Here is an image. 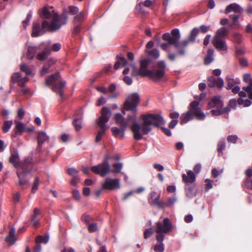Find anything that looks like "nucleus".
Listing matches in <instances>:
<instances>
[{
    "instance_id": "nucleus-48",
    "label": "nucleus",
    "mask_w": 252,
    "mask_h": 252,
    "mask_svg": "<svg viewBox=\"0 0 252 252\" xmlns=\"http://www.w3.org/2000/svg\"><path fill=\"white\" fill-rule=\"evenodd\" d=\"M238 137L237 135H232L228 136L227 140L228 142L235 144L236 143V141L238 140Z\"/></svg>"
},
{
    "instance_id": "nucleus-25",
    "label": "nucleus",
    "mask_w": 252,
    "mask_h": 252,
    "mask_svg": "<svg viewBox=\"0 0 252 252\" xmlns=\"http://www.w3.org/2000/svg\"><path fill=\"white\" fill-rule=\"evenodd\" d=\"M9 162L13 165L18 168L19 167V158L18 153L16 152H12L9 158Z\"/></svg>"
},
{
    "instance_id": "nucleus-32",
    "label": "nucleus",
    "mask_w": 252,
    "mask_h": 252,
    "mask_svg": "<svg viewBox=\"0 0 252 252\" xmlns=\"http://www.w3.org/2000/svg\"><path fill=\"white\" fill-rule=\"evenodd\" d=\"M145 52L149 56L156 59H157L159 57V52L157 49H154L152 50L145 49Z\"/></svg>"
},
{
    "instance_id": "nucleus-3",
    "label": "nucleus",
    "mask_w": 252,
    "mask_h": 252,
    "mask_svg": "<svg viewBox=\"0 0 252 252\" xmlns=\"http://www.w3.org/2000/svg\"><path fill=\"white\" fill-rule=\"evenodd\" d=\"M112 115V111L110 108L104 107L101 111V115L98 117L96 124L100 129L97 131L95 141L98 143L101 141L102 137L105 135L106 130L109 129V126L106 124L109 121Z\"/></svg>"
},
{
    "instance_id": "nucleus-55",
    "label": "nucleus",
    "mask_w": 252,
    "mask_h": 252,
    "mask_svg": "<svg viewBox=\"0 0 252 252\" xmlns=\"http://www.w3.org/2000/svg\"><path fill=\"white\" fill-rule=\"evenodd\" d=\"M246 187L250 189H252V179L247 178L245 181Z\"/></svg>"
},
{
    "instance_id": "nucleus-36",
    "label": "nucleus",
    "mask_w": 252,
    "mask_h": 252,
    "mask_svg": "<svg viewBox=\"0 0 252 252\" xmlns=\"http://www.w3.org/2000/svg\"><path fill=\"white\" fill-rule=\"evenodd\" d=\"M21 71L25 72L27 75H31L32 73V69L26 64H22L20 66Z\"/></svg>"
},
{
    "instance_id": "nucleus-46",
    "label": "nucleus",
    "mask_w": 252,
    "mask_h": 252,
    "mask_svg": "<svg viewBox=\"0 0 252 252\" xmlns=\"http://www.w3.org/2000/svg\"><path fill=\"white\" fill-rule=\"evenodd\" d=\"M32 17V13L31 12H30L27 16L26 19L23 22V25L24 28H26L27 26L28 25L29 23L30 22L31 18Z\"/></svg>"
},
{
    "instance_id": "nucleus-12",
    "label": "nucleus",
    "mask_w": 252,
    "mask_h": 252,
    "mask_svg": "<svg viewBox=\"0 0 252 252\" xmlns=\"http://www.w3.org/2000/svg\"><path fill=\"white\" fill-rule=\"evenodd\" d=\"M143 120L147 121V125L151 127L152 126L158 127L165 123L163 117L159 114H149L142 115Z\"/></svg>"
},
{
    "instance_id": "nucleus-49",
    "label": "nucleus",
    "mask_w": 252,
    "mask_h": 252,
    "mask_svg": "<svg viewBox=\"0 0 252 252\" xmlns=\"http://www.w3.org/2000/svg\"><path fill=\"white\" fill-rule=\"evenodd\" d=\"M78 172V170L74 168H68L67 169V173L68 174H69L70 175L72 176L73 177L74 176L75 177L78 176H77Z\"/></svg>"
},
{
    "instance_id": "nucleus-13",
    "label": "nucleus",
    "mask_w": 252,
    "mask_h": 252,
    "mask_svg": "<svg viewBox=\"0 0 252 252\" xmlns=\"http://www.w3.org/2000/svg\"><path fill=\"white\" fill-rule=\"evenodd\" d=\"M92 171L94 173L99 174L102 176H105L110 172V167L108 159H106L103 163L93 166L92 167Z\"/></svg>"
},
{
    "instance_id": "nucleus-63",
    "label": "nucleus",
    "mask_w": 252,
    "mask_h": 252,
    "mask_svg": "<svg viewBox=\"0 0 252 252\" xmlns=\"http://www.w3.org/2000/svg\"><path fill=\"white\" fill-rule=\"evenodd\" d=\"M79 180V178L78 176L73 177L70 181V184L74 186H76Z\"/></svg>"
},
{
    "instance_id": "nucleus-6",
    "label": "nucleus",
    "mask_w": 252,
    "mask_h": 252,
    "mask_svg": "<svg viewBox=\"0 0 252 252\" xmlns=\"http://www.w3.org/2000/svg\"><path fill=\"white\" fill-rule=\"evenodd\" d=\"M65 82L61 80V76L59 73L51 75L46 80V85H52V90L63 97V89L65 85Z\"/></svg>"
},
{
    "instance_id": "nucleus-30",
    "label": "nucleus",
    "mask_w": 252,
    "mask_h": 252,
    "mask_svg": "<svg viewBox=\"0 0 252 252\" xmlns=\"http://www.w3.org/2000/svg\"><path fill=\"white\" fill-rule=\"evenodd\" d=\"M37 51V47L35 46H29L28 48L27 57L29 60H32Z\"/></svg>"
},
{
    "instance_id": "nucleus-33",
    "label": "nucleus",
    "mask_w": 252,
    "mask_h": 252,
    "mask_svg": "<svg viewBox=\"0 0 252 252\" xmlns=\"http://www.w3.org/2000/svg\"><path fill=\"white\" fill-rule=\"evenodd\" d=\"M14 124L15 125V128L20 134L25 131V125L24 124L17 120L14 121Z\"/></svg>"
},
{
    "instance_id": "nucleus-28",
    "label": "nucleus",
    "mask_w": 252,
    "mask_h": 252,
    "mask_svg": "<svg viewBox=\"0 0 252 252\" xmlns=\"http://www.w3.org/2000/svg\"><path fill=\"white\" fill-rule=\"evenodd\" d=\"M50 52V49L47 47L41 53L37 54V59L40 61L44 60L47 58Z\"/></svg>"
},
{
    "instance_id": "nucleus-61",
    "label": "nucleus",
    "mask_w": 252,
    "mask_h": 252,
    "mask_svg": "<svg viewBox=\"0 0 252 252\" xmlns=\"http://www.w3.org/2000/svg\"><path fill=\"white\" fill-rule=\"evenodd\" d=\"M205 182L206 183V190H209V189H211L213 187V185H212V182L211 180L208 179H207L205 180Z\"/></svg>"
},
{
    "instance_id": "nucleus-41",
    "label": "nucleus",
    "mask_w": 252,
    "mask_h": 252,
    "mask_svg": "<svg viewBox=\"0 0 252 252\" xmlns=\"http://www.w3.org/2000/svg\"><path fill=\"white\" fill-rule=\"evenodd\" d=\"M177 201L176 197H169L166 203H164V207L166 206H170L173 205Z\"/></svg>"
},
{
    "instance_id": "nucleus-17",
    "label": "nucleus",
    "mask_w": 252,
    "mask_h": 252,
    "mask_svg": "<svg viewBox=\"0 0 252 252\" xmlns=\"http://www.w3.org/2000/svg\"><path fill=\"white\" fill-rule=\"evenodd\" d=\"M160 195L159 193L153 191L151 192V196L149 199V202L151 205H157L159 208L164 207V202L163 201H159Z\"/></svg>"
},
{
    "instance_id": "nucleus-10",
    "label": "nucleus",
    "mask_w": 252,
    "mask_h": 252,
    "mask_svg": "<svg viewBox=\"0 0 252 252\" xmlns=\"http://www.w3.org/2000/svg\"><path fill=\"white\" fill-rule=\"evenodd\" d=\"M157 68L150 71L147 76L155 81H159L164 76L166 65L163 61H160L157 63Z\"/></svg>"
},
{
    "instance_id": "nucleus-16",
    "label": "nucleus",
    "mask_w": 252,
    "mask_h": 252,
    "mask_svg": "<svg viewBox=\"0 0 252 252\" xmlns=\"http://www.w3.org/2000/svg\"><path fill=\"white\" fill-rule=\"evenodd\" d=\"M11 81L13 83H17L20 87H23L29 81L27 77H22L19 72L13 73L11 77Z\"/></svg>"
},
{
    "instance_id": "nucleus-54",
    "label": "nucleus",
    "mask_w": 252,
    "mask_h": 252,
    "mask_svg": "<svg viewBox=\"0 0 252 252\" xmlns=\"http://www.w3.org/2000/svg\"><path fill=\"white\" fill-rule=\"evenodd\" d=\"M118 60L120 62L122 67H125L127 64V61L124 57H120Z\"/></svg>"
},
{
    "instance_id": "nucleus-21",
    "label": "nucleus",
    "mask_w": 252,
    "mask_h": 252,
    "mask_svg": "<svg viewBox=\"0 0 252 252\" xmlns=\"http://www.w3.org/2000/svg\"><path fill=\"white\" fill-rule=\"evenodd\" d=\"M48 30L47 29L40 28V24L37 22H34L32 26V35L33 37H37L38 36L43 34L45 32V30Z\"/></svg>"
},
{
    "instance_id": "nucleus-44",
    "label": "nucleus",
    "mask_w": 252,
    "mask_h": 252,
    "mask_svg": "<svg viewBox=\"0 0 252 252\" xmlns=\"http://www.w3.org/2000/svg\"><path fill=\"white\" fill-rule=\"evenodd\" d=\"M216 79L213 76L209 77L208 79V85L210 87H214L216 86Z\"/></svg>"
},
{
    "instance_id": "nucleus-11",
    "label": "nucleus",
    "mask_w": 252,
    "mask_h": 252,
    "mask_svg": "<svg viewBox=\"0 0 252 252\" xmlns=\"http://www.w3.org/2000/svg\"><path fill=\"white\" fill-rule=\"evenodd\" d=\"M140 101V97L138 93H135L130 94L127 97L124 105V109L126 110L132 111L136 113L137 111V106Z\"/></svg>"
},
{
    "instance_id": "nucleus-45",
    "label": "nucleus",
    "mask_w": 252,
    "mask_h": 252,
    "mask_svg": "<svg viewBox=\"0 0 252 252\" xmlns=\"http://www.w3.org/2000/svg\"><path fill=\"white\" fill-rule=\"evenodd\" d=\"M164 250V244L163 243L156 245L154 247V251L155 252H163Z\"/></svg>"
},
{
    "instance_id": "nucleus-39",
    "label": "nucleus",
    "mask_w": 252,
    "mask_h": 252,
    "mask_svg": "<svg viewBox=\"0 0 252 252\" xmlns=\"http://www.w3.org/2000/svg\"><path fill=\"white\" fill-rule=\"evenodd\" d=\"M233 40L237 43H240L242 40V35L239 32H234L232 35Z\"/></svg>"
},
{
    "instance_id": "nucleus-52",
    "label": "nucleus",
    "mask_w": 252,
    "mask_h": 252,
    "mask_svg": "<svg viewBox=\"0 0 252 252\" xmlns=\"http://www.w3.org/2000/svg\"><path fill=\"white\" fill-rule=\"evenodd\" d=\"M216 86L219 88H221L224 86V82L221 78L219 77L216 80Z\"/></svg>"
},
{
    "instance_id": "nucleus-23",
    "label": "nucleus",
    "mask_w": 252,
    "mask_h": 252,
    "mask_svg": "<svg viewBox=\"0 0 252 252\" xmlns=\"http://www.w3.org/2000/svg\"><path fill=\"white\" fill-rule=\"evenodd\" d=\"M182 178L185 182L191 183L195 180L196 176L193 171L189 170L187 172V175L183 174Z\"/></svg>"
},
{
    "instance_id": "nucleus-20",
    "label": "nucleus",
    "mask_w": 252,
    "mask_h": 252,
    "mask_svg": "<svg viewBox=\"0 0 252 252\" xmlns=\"http://www.w3.org/2000/svg\"><path fill=\"white\" fill-rule=\"evenodd\" d=\"M49 139V136L44 131H39L37 134L38 148L37 150L40 151L42 149V144L48 141Z\"/></svg>"
},
{
    "instance_id": "nucleus-43",
    "label": "nucleus",
    "mask_w": 252,
    "mask_h": 252,
    "mask_svg": "<svg viewBox=\"0 0 252 252\" xmlns=\"http://www.w3.org/2000/svg\"><path fill=\"white\" fill-rule=\"evenodd\" d=\"M154 233V230L152 228L146 229L144 233L145 239H147L150 237Z\"/></svg>"
},
{
    "instance_id": "nucleus-22",
    "label": "nucleus",
    "mask_w": 252,
    "mask_h": 252,
    "mask_svg": "<svg viewBox=\"0 0 252 252\" xmlns=\"http://www.w3.org/2000/svg\"><path fill=\"white\" fill-rule=\"evenodd\" d=\"M243 11L242 7L236 3H233L228 5L225 8V13L234 12L236 13H241Z\"/></svg>"
},
{
    "instance_id": "nucleus-64",
    "label": "nucleus",
    "mask_w": 252,
    "mask_h": 252,
    "mask_svg": "<svg viewBox=\"0 0 252 252\" xmlns=\"http://www.w3.org/2000/svg\"><path fill=\"white\" fill-rule=\"evenodd\" d=\"M91 219V218L87 215H84L82 217V220L85 222L87 224L89 223Z\"/></svg>"
},
{
    "instance_id": "nucleus-26",
    "label": "nucleus",
    "mask_w": 252,
    "mask_h": 252,
    "mask_svg": "<svg viewBox=\"0 0 252 252\" xmlns=\"http://www.w3.org/2000/svg\"><path fill=\"white\" fill-rule=\"evenodd\" d=\"M210 107H221L222 106V103L220 99V97L217 96L214 97L211 102L209 104Z\"/></svg>"
},
{
    "instance_id": "nucleus-34",
    "label": "nucleus",
    "mask_w": 252,
    "mask_h": 252,
    "mask_svg": "<svg viewBox=\"0 0 252 252\" xmlns=\"http://www.w3.org/2000/svg\"><path fill=\"white\" fill-rule=\"evenodd\" d=\"M123 168V164L121 163H115L112 165V169L111 172L112 173L117 174L121 172Z\"/></svg>"
},
{
    "instance_id": "nucleus-58",
    "label": "nucleus",
    "mask_w": 252,
    "mask_h": 252,
    "mask_svg": "<svg viewBox=\"0 0 252 252\" xmlns=\"http://www.w3.org/2000/svg\"><path fill=\"white\" fill-rule=\"evenodd\" d=\"M240 65L242 67L247 66L248 64V61L245 58H241L239 60Z\"/></svg>"
},
{
    "instance_id": "nucleus-50",
    "label": "nucleus",
    "mask_w": 252,
    "mask_h": 252,
    "mask_svg": "<svg viewBox=\"0 0 252 252\" xmlns=\"http://www.w3.org/2000/svg\"><path fill=\"white\" fill-rule=\"evenodd\" d=\"M61 48V44L59 43H56L54 44L52 46L51 49H50L51 52H57L59 51Z\"/></svg>"
},
{
    "instance_id": "nucleus-57",
    "label": "nucleus",
    "mask_w": 252,
    "mask_h": 252,
    "mask_svg": "<svg viewBox=\"0 0 252 252\" xmlns=\"http://www.w3.org/2000/svg\"><path fill=\"white\" fill-rule=\"evenodd\" d=\"M229 106L232 108L235 109L237 106V101L235 99H231L229 102Z\"/></svg>"
},
{
    "instance_id": "nucleus-19",
    "label": "nucleus",
    "mask_w": 252,
    "mask_h": 252,
    "mask_svg": "<svg viewBox=\"0 0 252 252\" xmlns=\"http://www.w3.org/2000/svg\"><path fill=\"white\" fill-rule=\"evenodd\" d=\"M212 43L215 48L220 51H226L227 49V46L223 39L213 38Z\"/></svg>"
},
{
    "instance_id": "nucleus-8",
    "label": "nucleus",
    "mask_w": 252,
    "mask_h": 252,
    "mask_svg": "<svg viewBox=\"0 0 252 252\" xmlns=\"http://www.w3.org/2000/svg\"><path fill=\"white\" fill-rule=\"evenodd\" d=\"M32 163V158L31 157H28L25 159L23 163L19 164V167L17 169L16 173L19 178V184L20 186H23L28 183L26 179V175L31 172L28 168Z\"/></svg>"
},
{
    "instance_id": "nucleus-59",
    "label": "nucleus",
    "mask_w": 252,
    "mask_h": 252,
    "mask_svg": "<svg viewBox=\"0 0 252 252\" xmlns=\"http://www.w3.org/2000/svg\"><path fill=\"white\" fill-rule=\"evenodd\" d=\"M96 89L98 92L104 94H106L108 92L107 89L103 86H98L97 87Z\"/></svg>"
},
{
    "instance_id": "nucleus-38",
    "label": "nucleus",
    "mask_w": 252,
    "mask_h": 252,
    "mask_svg": "<svg viewBox=\"0 0 252 252\" xmlns=\"http://www.w3.org/2000/svg\"><path fill=\"white\" fill-rule=\"evenodd\" d=\"M238 84V82L235 81L232 78H227V85L226 89L227 90H230L232 87L235 86Z\"/></svg>"
},
{
    "instance_id": "nucleus-24",
    "label": "nucleus",
    "mask_w": 252,
    "mask_h": 252,
    "mask_svg": "<svg viewBox=\"0 0 252 252\" xmlns=\"http://www.w3.org/2000/svg\"><path fill=\"white\" fill-rule=\"evenodd\" d=\"M15 230L14 228L10 229L9 235L6 238V242L10 245H13L17 240L16 236L15 235Z\"/></svg>"
},
{
    "instance_id": "nucleus-53",
    "label": "nucleus",
    "mask_w": 252,
    "mask_h": 252,
    "mask_svg": "<svg viewBox=\"0 0 252 252\" xmlns=\"http://www.w3.org/2000/svg\"><path fill=\"white\" fill-rule=\"evenodd\" d=\"M69 12L72 15H76L78 13V8L76 6H70L69 8Z\"/></svg>"
},
{
    "instance_id": "nucleus-4",
    "label": "nucleus",
    "mask_w": 252,
    "mask_h": 252,
    "mask_svg": "<svg viewBox=\"0 0 252 252\" xmlns=\"http://www.w3.org/2000/svg\"><path fill=\"white\" fill-rule=\"evenodd\" d=\"M199 102L196 101H193L190 103L189 110L183 113L180 117L181 124H186L193 120L194 116L199 120H202L205 118V115L199 107Z\"/></svg>"
},
{
    "instance_id": "nucleus-47",
    "label": "nucleus",
    "mask_w": 252,
    "mask_h": 252,
    "mask_svg": "<svg viewBox=\"0 0 252 252\" xmlns=\"http://www.w3.org/2000/svg\"><path fill=\"white\" fill-rule=\"evenodd\" d=\"M186 195L189 197H192L194 194L192 192V188L190 186H186L185 188Z\"/></svg>"
},
{
    "instance_id": "nucleus-37",
    "label": "nucleus",
    "mask_w": 252,
    "mask_h": 252,
    "mask_svg": "<svg viewBox=\"0 0 252 252\" xmlns=\"http://www.w3.org/2000/svg\"><path fill=\"white\" fill-rule=\"evenodd\" d=\"M48 236H39L36 239V242L37 244H39L41 243L46 244L48 242Z\"/></svg>"
},
{
    "instance_id": "nucleus-60",
    "label": "nucleus",
    "mask_w": 252,
    "mask_h": 252,
    "mask_svg": "<svg viewBox=\"0 0 252 252\" xmlns=\"http://www.w3.org/2000/svg\"><path fill=\"white\" fill-rule=\"evenodd\" d=\"M25 111L22 108H20L18 110L17 116L20 119H22L25 116Z\"/></svg>"
},
{
    "instance_id": "nucleus-9",
    "label": "nucleus",
    "mask_w": 252,
    "mask_h": 252,
    "mask_svg": "<svg viewBox=\"0 0 252 252\" xmlns=\"http://www.w3.org/2000/svg\"><path fill=\"white\" fill-rule=\"evenodd\" d=\"M140 67L139 69H136L135 64L133 63H130L129 65L133 68L132 75L133 76H141L142 77L147 76V74L151 70L148 69L149 67L153 64V61L149 58H143L140 61Z\"/></svg>"
},
{
    "instance_id": "nucleus-29",
    "label": "nucleus",
    "mask_w": 252,
    "mask_h": 252,
    "mask_svg": "<svg viewBox=\"0 0 252 252\" xmlns=\"http://www.w3.org/2000/svg\"><path fill=\"white\" fill-rule=\"evenodd\" d=\"M83 120V115L81 113L79 118H75L73 121V125L77 131L80 130L82 128V121Z\"/></svg>"
},
{
    "instance_id": "nucleus-2",
    "label": "nucleus",
    "mask_w": 252,
    "mask_h": 252,
    "mask_svg": "<svg viewBox=\"0 0 252 252\" xmlns=\"http://www.w3.org/2000/svg\"><path fill=\"white\" fill-rule=\"evenodd\" d=\"M40 17L44 19L52 18V21L49 22L44 20L42 22V27L43 29H47L50 32H56L61 29L62 26L67 23L68 17L65 12L63 13L61 15H58L54 11L51 12L49 9L44 7L39 12Z\"/></svg>"
},
{
    "instance_id": "nucleus-1",
    "label": "nucleus",
    "mask_w": 252,
    "mask_h": 252,
    "mask_svg": "<svg viewBox=\"0 0 252 252\" xmlns=\"http://www.w3.org/2000/svg\"><path fill=\"white\" fill-rule=\"evenodd\" d=\"M199 30L197 28H194L191 31L188 38L181 42H179L181 38V33L178 29H174L171 31V34L169 32L165 33L162 35V39L168 41L170 44H173L177 49V54L181 56H184L186 54V48L189 43H193L198 34Z\"/></svg>"
},
{
    "instance_id": "nucleus-5",
    "label": "nucleus",
    "mask_w": 252,
    "mask_h": 252,
    "mask_svg": "<svg viewBox=\"0 0 252 252\" xmlns=\"http://www.w3.org/2000/svg\"><path fill=\"white\" fill-rule=\"evenodd\" d=\"M128 119V124L129 122L132 123L131 129L133 133V137L136 140H140L143 138L144 134H148L152 130V127H150L147 125V121L143 120L142 126H140L136 121V115L134 114L127 117Z\"/></svg>"
},
{
    "instance_id": "nucleus-18",
    "label": "nucleus",
    "mask_w": 252,
    "mask_h": 252,
    "mask_svg": "<svg viewBox=\"0 0 252 252\" xmlns=\"http://www.w3.org/2000/svg\"><path fill=\"white\" fill-rule=\"evenodd\" d=\"M243 80L247 83H250L248 86L243 88V90L248 94L250 99L252 100V80L250 74H244Z\"/></svg>"
},
{
    "instance_id": "nucleus-40",
    "label": "nucleus",
    "mask_w": 252,
    "mask_h": 252,
    "mask_svg": "<svg viewBox=\"0 0 252 252\" xmlns=\"http://www.w3.org/2000/svg\"><path fill=\"white\" fill-rule=\"evenodd\" d=\"M39 184V179L38 177H36L35 178L34 181L33 183V186L32 189V191L33 193L35 192V191L37 190L38 186Z\"/></svg>"
},
{
    "instance_id": "nucleus-42",
    "label": "nucleus",
    "mask_w": 252,
    "mask_h": 252,
    "mask_svg": "<svg viewBox=\"0 0 252 252\" xmlns=\"http://www.w3.org/2000/svg\"><path fill=\"white\" fill-rule=\"evenodd\" d=\"M217 147H218V148H217L218 151L219 153H222L223 151L224 150V149L225 148V142L223 141H220L218 144Z\"/></svg>"
},
{
    "instance_id": "nucleus-14",
    "label": "nucleus",
    "mask_w": 252,
    "mask_h": 252,
    "mask_svg": "<svg viewBox=\"0 0 252 252\" xmlns=\"http://www.w3.org/2000/svg\"><path fill=\"white\" fill-rule=\"evenodd\" d=\"M156 232L167 233L172 229V225L170 220L167 218L163 220V222L158 221L156 223Z\"/></svg>"
},
{
    "instance_id": "nucleus-35",
    "label": "nucleus",
    "mask_w": 252,
    "mask_h": 252,
    "mask_svg": "<svg viewBox=\"0 0 252 252\" xmlns=\"http://www.w3.org/2000/svg\"><path fill=\"white\" fill-rule=\"evenodd\" d=\"M12 124L13 122L12 121H6L4 122L2 128L4 133H6L9 131L12 125Z\"/></svg>"
},
{
    "instance_id": "nucleus-15",
    "label": "nucleus",
    "mask_w": 252,
    "mask_h": 252,
    "mask_svg": "<svg viewBox=\"0 0 252 252\" xmlns=\"http://www.w3.org/2000/svg\"><path fill=\"white\" fill-rule=\"evenodd\" d=\"M103 188L109 190L118 189L120 188V180L117 178H106L103 184Z\"/></svg>"
},
{
    "instance_id": "nucleus-62",
    "label": "nucleus",
    "mask_w": 252,
    "mask_h": 252,
    "mask_svg": "<svg viewBox=\"0 0 252 252\" xmlns=\"http://www.w3.org/2000/svg\"><path fill=\"white\" fill-rule=\"evenodd\" d=\"M167 41L168 42V43H162L160 45L161 48L163 50H164V51L168 50L169 48V46L171 45V44L169 43V42L168 41ZM172 45L174 46L173 44H172Z\"/></svg>"
},
{
    "instance_id": "nucleus-56",
    "label": "nucleus",
    "mask_w": 252,
    "mask_h": 252,
    "mask_svg": "<svg viewBox=\"0 0 252 252\" xmlns=\"http://www.w3.org/2000/svg\"><path fill=\"white\" fill-rule=\"evenodd\" d=\"M72 195L74 198L76 200H79L80 199V194L78 190H73L72 191Z\"/></svg>"
},
{
    "instance_id": "nucleus-51",
    "label": "nucleus",
    "mask_w": 252,
    "mask_h": 252,
    "mask_svg": "<svg viewBox=\"0 0 252 252\" xmlns=\"http://www.w3.org/2000/svg\"><path fill=\"white\" fill-rule=\"evenodd\" d=\"M88 229L90 232H93L97 230V227L96 223H93L88 225Z\"/></svg>"
},
{
    "instance_id": "nucleus-7",
    "label": "nucleus",
    "mask_w": 252,
    "mask_h": 252,
    "mask_svg": "<svg viewBox=\"0 0 252 252\" xmlns=\"http://www.w3.org/2000/svg\"><path fill=\"white\" fill-rule=\"evenodd\" d=\"M116 123L120 125L121 128L113 127L111 128L113 135L116 137L122 139L125 136V132L128 126V119L125 118L120 113H117L115 115Z\"/></svg>"
},
{
    "instance_id": "nucleus-27",
    "label": "nucleus",
    "mask_w": 252,
    "mask_h": 252,
    "mask_svg": "<svg viewBox=\"0 0 252 252\" xmlns=\"http://www.w3.org/2000/svg\"><path fill=\"white\" fill-rule=\"evenodd\" d=\"M228 30L225 28H221L217 30L216 34L213 38L222 39L227 34Z\"/></svg>"
},
{
    "instance_id": "nucleus-31",
    "label": "nucleus",
    "mask_w": 252,
    "mask_h": 252,
    "mask_svg": "<svg viewBox=\"0 0 252 252\" xmlns=\"http://www.w3.org/2000/svg\"><path fill=\"white\" fill-rule=\"evenodd\" d=\"M214 51L212 49H209L208 50L207 55L204 59V63L206 64H209L213 62Z\"/></svg>"
}]
</instances>
